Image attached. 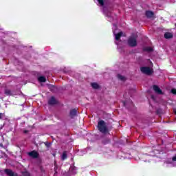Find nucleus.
Returning <instances> with one entry per match:
<instances>
[{"mask_svg":"<svg viewBox=\"0 0 176 176\" xmlns=\"http://www.w3.org/2000/svg\"><path fill=\"white\" fill-rule=\"evenodd\" d=\"M153 89L157 94H163V91H162V89L157 85H153Z\"/></svg>","mask_w":176,"mask_h":176,"instance_id":"obj_5","label":"nucleus"},{"mask_svg":"<svg viewBox=\"0 0 176 176\" xmlns=\"http://www.w3.org/2000/svg\"><path fill=\"white\" fill-rule=\"evenodd\" d=\"M67 151H64L61 155V160H65V159H67Z\"/></svg>","mask_w":176,"mask_h":176,"instance_id":"obj_13","label":"nucleus"},{"mask_svg":"<svg viewBox=\"0 0 176 176\" xmlns=\"http://www.w3.org/2000/svg\"><path fill=\"white\" fill-rule=\"evenodd\" d=\"M23 133H24V134H27V133H28V131L24 130V131H23Z\"/></svg>","mask_w":176,"mask_h":176,"instance_id":"obj_23","label":"nucleus"},{"mask_svg":"<svg viewBox=\"0 0 176 176\" xmlns=\"http://www.w3.org/2000/svg\"><path fill=\"white\" fill-rule=\"evenodd\" d=\"M45 145H46V146H50V144H49V143H45Z\"/></svg>","mask_w":176,"mask_h":176,"instance_id":"obj_24","label":"nucleus"},{"mask_svg":"<svg viewBox=\"0 0 176 176\" xmlns=\"http://www.w3.org/2000/svg\"><path fill=\"white\" fill-rule=\"evenodd\" d=\"M48 104L50 105H56V104H57V100L56 98H54V97H51L48 101Z\"/></svg>","mask_w":176,"mask_h":176,"instance_id":"obj_6","label":"nucleus"},{"mask_svg":"<svg viewBox=\"0 0 176 176\" xmlns=\"http://www.w3.org/2000/svg\"><path fill=\"white\" fill-rule=\"evenodd\" d=\"M6 174H7L8 176H14V172H13L10 169H6L5 170Z\"/></svg>","mask_w":176,"mask_h":176,"instance_id":"obj_8","label":"nucleus"},{"mask_svg":"<svg viewBox=\"0 0 176 176\" xmlns=\"http://www.w3.org/2000/svg\"><path fill=\"white\" fill-rule=\"evenodd\" d=\"M164 38L166 39H170L173 38V34H171L170 32H166L164 34Z\"/></svg>","mask_w":176,"mask_h":176,"instance_id":"obj_11","label":"nucleus"},{"mask_svg":"<svg viewBox=\"0 0 176 176\" xmlns=\"http://www.w3.org/2000/svg\"><path fill=\"white\" fill-rule=\"evenodd\" d=\"M0 119H5V113H0Z\"/></svg>","mask_w":176,"mask_h":176,"instance_id":"obj_19","label":"nucleus"},{"mask_svg":"<svg viewBox=\"0 0 176 176\" xmlns=\"http://www.w3.org/2000/svg\"><path fill=\"white\" fill-rule=\"evenodd\" d=\"M118 79H120V80H123V81L126 80V77L123 76L120 74L118 75Z\"/></svg>","mask_w":176,"mask_h":176,"instance_id":"obj_16","label":"nucleus"},{"mask_svg":"<svg viewBox=\"0 0 176 176\" xmlns=\"http://www.w3.org/2000/svg\"><path fill=\"white\" fill-rule=\"evenodd\" d=\"M146 16L148 19H151V18L153 17V12H152V11H146Z\"/></svg>","mask_w":176,"mask_h":176,"instance_id":"obj_10","label":"nucleus"},{"mask_svg":"<svg viewBox=\"0 0 176 176\" xmlns=\"http://www.w3.org/2000/svg\"><path fill=\"white\" fill-rule=\"evenodd\" d=\"M98 2L101 6H104V0H98Z\"/></svg>","mask_w":176,"mask_h":176,"instance_id":"obj_18","label":"nucleus"},{"mask_svg":"<svg viewBox=\"0 0 176 176\" xmlns=\"http://www.w3.org/2000/svg\"><path fill=\"white\" fill-rule=\"evenodd\" d=\"M123 105H124V107H126V105H127V102H123Z\"/></svg>","mask_w":176,"mask_h":176,"instance_id":"obj_22","label":"nucleus"},{"mask_svg":"<svg viewBox=\"0 0 176 176\" xmlns=\"http://www.w3.org/2000/svg\"><path fill=\"white\" fill-rule=\"evenodd\" d=\"M113 34L116 36V41H119L120 36H124V35H123V32H120L118 34H116L115 32H113Z\"/></svg>","mask_w":176,"mask_h":176,"instance_id":"obj_7","label":"nucleus"},{"mask_svg":"<svg viewBox=\"0 0 176 176\" xmlns=\"http://www.w3.org/2000/svg\"><path fill=\"white\" fill-rule=\"evenodd\" d=\"M28 155V156L32 157L33 159H38V157H39V153H38V152H36V151L29 152Z\"/></svg>","mask_w":176,"mask_h":176,"instance_id":"obj_4","label":"nucleus"},{"mask_svg":"<svg viewBox=\"0 0 176 176\" xmlns=\"http://www.w3.org/2000/svg\"><path fill=\"white\" fill-rule=\"evenodd\" d=\"M128 45L131 47H135L137 46V36H131L128 39Z\"/></svg>","mask_w":176,"mask_h":176,"instance_id":"obj_2","label":"nucleus"},{"mask_svg":"<svg viewBox=\"0 0 176 176\" xmlns=\"http://www.w3.org/2000/svg\"><path fill=\"white\" fill-rule=\"evenodd\" d=\"M173 162H176V155L172 157Z\"/></svg>","mask_w":176,"mask_h":176,"instance_id":"obj_21","label":"nucleus"},{"mask_svg":"<svg viewBox=\"0 0 176 176\" xmlns=\"http://www.w3.org/2000/svg\"><path fill=\"white\" fill-rule=\"evenodd\" d=\"M175 114L176 115V110H175Z\"/></svg>","mask_w":176,"mask_h":176,"instance_id":"obj_27","label":"nucleus"},{"mask_svg":"<svg viewBox=\"0 0 176 176\" xmlns=\"http://www.w3.org/2000/svg\"><path fill=\"white\" fill-rule=\"evenodd\" d=\"M171 93H173V94H176V89H172Z\"/></svg>","mask_w":176,"mask_h":176,"instance_id":"obj_20","label":"nucleus"},{"mask_svg":"<svg viewBox=\"0 0 176 176\" xmlns=\"http://www.w3.org/2000/svg\"><path fill=\"white\" fill-rule=\"evenodd\" d=\"M0 146H1V148H3V144H0Z\"/></svg>","mask_w":176,"mask_h":176,"instance_id":"obj_25","label":"nucleus"},{"mask_svg":"<svg viewBox=\"0 0 176 176\" xmlns=\"http://www.w3.org/2000/svg\"><path fill=\"white\" fill-rule=\"evenodd\" d=\"M151 98H152L153 100H155V98L153 97V96H151Z\"/></svg>","mask_w":176,"mask_h":176,"instance_id":"obj_26","label":"nucleus"},{"mask_svg":"<svg viewBox=\"0 0 176 176\" xmlns=\"http://www.w3.org/2000/svg\"><path fill=\"white\" fill-rule=\"evenodd\" d=\"M140 71L142 74L145 75H152L153 74V69L149 67H140Z\"/></svg>","mask_w":176,"mask_h":176,"instance_id":"obj_3","label":"nucleus"},{"mask_svg":"<svg viewBox=\"0 0 176 176\" xmlns=\"http://www.w3.org/2000/svg\"><path fill=\"white\" fill-rule=\"evenodd\" d=\"M144 52H148V53H151V52H153V48L151 47H146L144 48Z\"/></svg>","mask_w":176,"mask_h":176,"instance_id":"obj_12","label":"nucleus"},{"mask_svg":"<svg viewBox=\"0 0 176 176\" xmlns=\"http://www.w3.org/2000/svg\"><path fill=\"white\" fill-rule=\"evenodd\" d=\"M91 86H92L93 89H98V87H100V86L98 85V84H97V82H92L91 84Z\"/></svg>","mask_w":176,"mask_h":176,"instance_id":"obj_14","label":"nucleus"},{"mask_svg":"<svg viewBox=\"0 0 176 176\" xmlns=\"http://www.w3.org/2000/svg\"><path fill=\"white\" fill-rule=\"evenodd\" d=\"M5 93L6 96H12V91L10 89H6Z\"/></svg>","mask_w":176,"mask_h":176,"instance_id":"obj_17","label":"nucleus"},{"mask_svg":"<svg viewBox=\"0 0 176 176\" xmlns=\"http://www.w3.org/2000/svg\"><path fill=\"white\" fill-rule=\"evenodd\" d=\"M38 81L41 82H46V78L45 76H40L38 78Z\"/></svg>","mask_w":176,"mask_h":176,"instance_id":"obj_15","label":"nucleus"},{"mask_svg":"<svg viewBox=\"0 0 176 176\" xmlns=\"http://www.w3.org/2000/svg\"><path fill=\"white\" fill-rule=\"evenodd\" d=\"M98 129L100 133H102V134L108 133V127L107 126V123H105V121L104 120H100L98 122Z\"/></svg>","mask_w":176,"mask_h":176,"instance_id":"obj_1","label":"nucleus"},{"mask_svg":"<svg viewBox=\"0 0 176 176\" xmlns=\"http://www.w3.org/2000/svg\"><path fill=\"white\" fill-rule=\"evenodd\" d=\"M77 111L76 109H73L70 111V116L71 118H74V116H76Z\"/></svg>","mask_w":176,"mask_h":176,"instance_id":"obj_9","label":"nucleus"}]
</instances>
